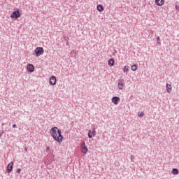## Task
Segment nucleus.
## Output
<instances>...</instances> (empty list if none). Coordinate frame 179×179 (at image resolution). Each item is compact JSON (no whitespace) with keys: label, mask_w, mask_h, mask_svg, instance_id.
<instances>
[{"label":"nucleus","mask_w":179,"mask_h":179,"mask_svg":"<svg viewBox=\"0 0 179 179\" xmlns=\"http://www.w3.org/2000/svg\"><path fill=\"white\" fill-rule=\"evenodd\" d=\"M21 14L20 11L19 10H17L15 11H13L12 14L10 15L11 19H19L20 17Z\"/></svg>","instance_id":"3"},{"label":"nucleus","mask_w":179,"mask_h":179,"mask_svg":"<svg viewBox=\"0 0 179 179\" xmlns=\"http://www.w3.org/2000/svg\"><path fill=\"white\" fill-rule=\"evenodd\" d=\"M27 69L29 72H34V66L31 64H29L27 66Z\"/></svg>","instance_id":"10"},{"label":"nucleus","mask_w":179,"mask_h":179,"mask_svg":"<svg viewBox=\"0 0 179 179\" xmlns=\"http://www.w3.org/2000/svg\"><path fill=\"white\" fill-rule=\"evenodd\" d=\"M160 43V38L157 37V44H159Z\"/></svg>","instance_id":"21"},{"label":"nucleus","mask_w":179,"mask_h":179,"mask_svg":"<svg viewBox=\"0 0 179 179\" xmlns=\"http://www.w3.org/2000/svg\"><path fill=\"white\" fill-rule=\"evenodd\" d=\"M50 147H47L46 148V152H48L50 150Z\"/></svg>","instance_id":"26"},{"label":"nucleus","mask_w":179,"mask_h":179,"mask_svg":"<svg viewBox=\"0 0 179 179\" xmlns=\"http://www.w3.org/2000/svg\"><path fill=\"white\" fill-rule=\"evenodd\" d=\"M143 115H144L143 112H139L138 113V117H143Z\"/></svg>","instance_id":"19"},{"label":"nucleus","mask_w":179,"mask_h":179,"mask_svg":"<svg viewBox=\"0 0 179 179\" xmlns=\"http://www.w3.org/2000/svg\"><path fill=\"white\" fill-rule=\"evenodd\" d=\"M134 159H135V157L134 155H131V162H134Z\"/></svg>","instance_id":"23"},{"label":"nucleus","mask_w":179,"mask_h":179,"mask_svg":"<svg viewBox=\"0 0 179 179\" xmlns=\"http://www.w3.org/2000/svg\"><path fill=\"white\" fill-rule=\"evenodd\" d=\"M20 171H22V169H17L16 173H17L18 174H20Z\"/></svg>","instance_id":"22"},{"label":"nucleus","mask_w":179,"mask_h":179,"mask_svg":"<svg viewBox=\"0 0 179 179\" xmlns=\"http://www.w3.org/2000/svg\"><path fill=\"white\" fill-rule=\"evenodd\" d=\"M136 69H138V65L137 64H133L131 66V71L135 72V71H136Z\"/></svg>","instance_id":"16"},{"label":"nucleus","mask_w":179,"mask_h":179,"mask_svg":"<svg viewBox=\"0 0 179 179\" xmlns=\"http://www.w3.org/2000/svg\"><path fill=\"white\" fill-rule=\"evenodd\" d=\"M175 8H176L177 12H178L179 11V6H176Z\"/></svg>","instance_id":"25"},{"label":"nucleus","mask_w":179,"mask_h":179,"mask_svg":"<svg viewBox=\"0 0 179 179\" xmlns=\"http://www.w3.org/2000/svg\"><path fill=\"white\" fill-rule=\"evenodd\" d=\"M172 173H173L175 176H176L177 174L179 173V171H178V169H172Z\"/></svg>","instance_id":"15"},{"label":"nucleus","mask_w":179,"mask_h":179,"mask_svg":"<svg viewBox=\"0 0 179 179\" xmlns=\"http://www.w3.org/2000/svg\"><path fill=\"white\" fill-rule=\"evenodd\" d=\"M66 44V45H69V42L67 41Z\"/></svg>","instance_id":"28"},{"label":"nucleus","mask_w":179,"mask_h":179,"mask_svg":"<svg viewBox=\"0 0 179 179\" xmlns=\"http://www.w3.org/2000/svg\"><path fill=\"white\" fill-rule=\"evenodd\" d=\"M24 150H25L26 152H27V148H24Z\"/></svg>","instance_id":"29"},{"label":"nucleus","mask_w":179,"mask_h":179,"mask_svg":"<svg viewBox=\"0 0 179 179\" xmlns=\"http://www.w3.org/2000/svg\"><path fill=\"white\" fill-rule=\"evenodd\" d=\"M2 135H3V130L0 131V138H1Z\"/></svg>","instance_id":"24"},{"label":"nucleus","mask_w":179,"mask_h":179,"mask_svg":"<svg viewBox=\"0 0 179 179\" xmlns=\"http://www.w3.org/2000/svg\"><path fill=\"white\" fill-rule=\"evenodd\" d=\"M155 3L157 6H163L164 5V0H155Z\"/></svg>","instance_id":"11"},{"label":"nucleus","mask_w":179,"mask_h":179,"mask_svg":"<svg viewBox=\"0 0 179 179\" xmlns=\"http://www.w3.org/2000/svg\"><path fill=\"white\" fill-rule=\"evenodd\" d=\"M62 131L58 129V127H52L50 129L51 136L56 141V142H59V143H61V142L64 141V136H62Z\"/></svg>","instance_id":"1"},{"label":"nucleus","mask_w":179,"mask_h":179,"mask_svg":"<svg viewBox=\"0 0 179 179\" xmlns=\"http://www.w3.org/2000/svg\"><path fill=\"white\" fill-rule=\"evenodd\" d=\"M120 97L118 96H113L112 98V103H113V104H115V106H117V104H118V103H120Z\"/></svg>","instance_id":"9"},{"label":"nucleus","mask_w":179,"mask_h":179,"mask_svg":"<svg viewBox=\"0 0 179 179\" xmlns=\"http://www.w3.org/2000/svg\"><path fill=\"white\" fill-rule=\"evenodd\" d=\"M96 9L99 12H103V10H104V8L103 7V6L101 4L97 5Z\"/></svg>","instance_id":"13"},{"label":"nucleus","mask_w":179,"mask_h":179,"mask_svg":"<svg viewBox=\"0 0 179 179\" xmlns=\"http://www.w3.org/2000/svg\"><path fill=\"white\" fill-rule=\"evenodd\" d=\"M43 54H44V49L43 48L38 47L34 50V55H36V57H40Z\"/></svg>","instance_id":"2"},{"label":"nucleus","mask_w":179,"mask_h":179,"mask_svg":"<svg viewBox=\"0 0 179 179\" xmlns=\"http://www.w3.org/2000/svg\"><path fill=\"white\" fill-rule=\"evenodd\" d=\"M124 86H125V83H124V80H119L117 83V87L120 90H122L124 89Z\"/></svg>","instance_id":"4"},{"label":"nucleus","mask_w":179,"mask_h":179,"mask_svg":"<svg viewBox=\"0 0 179 179\" xmlns=\"http://www.w3.org/2000/svg\"><path fill=\"white\" fill-rule=\"evenodd\" d=\"M93 136H96V129H94L88 131V138H90V139H92Z\"/></svg>","instance_id":"7"},{"label":"nucleus","mask_w":179,"mask_h":179,"mask_svg":"<svg viewBox=\"0 0 179 179\" xmlns=\"http://www.w3.org/2000/svg\"><path fill=\"white\" fill-rule=\"evenodd\" d=\"M16 124H13V128H16Z\"/></svg>","instance_id":"27"},{"label":"nucleus","mask_w":179,"mask_h":179,"mask_svg":"<svg viewBox=\"0 0 179 179\" xmlns=\"http://www.w3.org/2000/svg\"><path fill=\"white\" fill-rule=\"evenodd\" d=\"M71 55H72V57H73V55H76V50H73L71 52Z\"/></svg>","instance_id":"18"},{"label":"nucleus","mask_w":179,"mask_h":179,"mask_svg":"<svg viewBox=\"0 0 179 179\" xmlns=\"http://www.w3.org/2000/svg\"><path fill=\"white\" fill-rule=\"evenodd\" d=\"M87 147H86V143L85 141H83L81 143V152L83 153H87Z\"/></svg>","instance_id":"5"},{"label":"nucleus","mask_w":179,"mask_h":179,"mask_svg":"<svg viewBox=\"0 0 179 179\" xmlns=\"http://www.w3.org/2000/svg\"><path fill=\"white\" fill-rule=\"evenodd\" d=\"M49 83L52 86H55V85H57V78H55V76L50 77Z\"/></svg>","instance_id":"8"},{"label":"nucleus","mask_w":179,"mask_h":179,"mask_svg":"<svg viewBox=\"0 0 179 179\" xmlns=\"http://www.w3.org/2000/svg\"><path fill=\"white\" fill-rule=\"evenodd\" d=\"M63 38L64 40L66 41V40H69V38L66 36H63Z\"/></svg>","instance_id":"20"},{"label":"nucleus","mask_w":179,"mask_h":179,"mask_svg":"<svg viewBox=\"0 0 179 179\" xmlns=\"http://www.w3.org/2000/svg\"><path fill=\"white\" fill-rule=\"evenodd\" d=\"M108 64L109 66H114V64H115V60H114L113 58H111L108 61Z\"/></svg>","instance_id":"12"},{"label":"nucleus","mask_w":179,"mask_h":179,"mask_svg":"<svg viewBox=\"0 0 179 179\" xmlns=\"http://www.w3.org/2000/svg\"><path fill=\"white\" fill-rule=\"evenodd\" d=\"M166 87L167 93H171V85L166 83Z\"/></svg>","instance_id":"14"},{"label":"nucleus","mask_w":179,"mask_h":179,"mask_svg":"<svg viewBox=\"0 0 179 179\" xmlns=\"http://www.w3.org/2000/svg\"><path fill=\"white\" fill-rule=\"evenodd\" d=\"M123 71H124V72H128V71H129V66H125L123 68Z\"/></svg>","instance_id":"17"},{"label":"nucleus","mask_w":179,"mask_h":179,"mask_svg":"<svg viewBox=\"0 0 179 179\" xmlns=\"http://www.w3.org/2000/svg\"><path fill=\"white\" fill-rule=\"evenodd\" d=\"M13 170V162H10L8 164L7 169H6V173L8 174H10V172Z\"/></svg>","instance_id":"6"}]
</instances>
